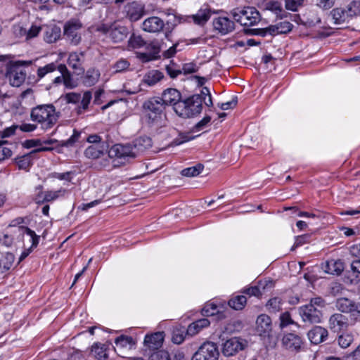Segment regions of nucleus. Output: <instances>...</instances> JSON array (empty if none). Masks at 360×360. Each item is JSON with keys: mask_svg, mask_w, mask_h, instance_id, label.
Listing matches in <instances>:
<instances>
[{"mask_svg": "<svg viewBox=\"0 0 360 360\" xmlns=\"http://www.w3.org/2000/svg\"><path fill=\"white\" fill-rule=\"evenodd\" d=\"M210 321L207 319H201L191 323L187 328V333L189 335L193 336L198 334L202 328L207 327L210 325Z\"/></svg>", "mask_w": 360, "mask_h": 360, "instance_id": "33", "label": "nucleus"}, {"mask_svg": "<svg viewBox=\"0 0 360 360\" xmlns=\"http://www.w3.org/2000/svg\"><path fill=\"white\" fill-rule=\"evenodd\" d=\"M199 69V67L194 63H185L182 68V72L185 74H191L196 72Z\"/></svg>", "mask_w": 360, "mask_h": 360, "instance_id": "54", "label": "nucleus"}, {"mask_svg": "<svg viewBox=\"0 0 360 360\" xmlns=\"http://www.w3.org/2000/svg\"><path fill=\"white\" fill-rule=\"evenodd\" d=\"M136 157L141 155L153 146L152 139L148 136H140L136 139L133 143Z\"/></svg>", "mask_w": 360, "mask_h": 360, "instance_id": "21", "label": "nucleus"}, {"mask_svg": "<svg viewBox=\"0 0 360 360\" xmlns=\"http://www.w3.org/2000/svg\"><path fill=\"white\" fill-rule=\"evenodd\" d=\"M146 52L139 53L138 57L141 59L143 62H148L156 58L157 55L160 52V49L158 44L151 42L146 44Z\"/></svg>", "mask_w": 360, "mask_h": 360, "instance_id": "23", "label": "nucleus"}, {"mask_svg": "<svg viewBox=\"0 0 360 360\" xmlns=\"http://www.w3.org/2000/svg\"><path fill=\"white\" fill-rule=\"evenodd\" d=\"M164 340V333L158 332L152 335H147L144 339V344L150 349H157L161 347Z\"/></svg>", "mask_w": 360, "mask_h": 360, "instance_id": "24", "label": "nucleus"}, {"mask_svg": "<svg viewBox=\"0 0 360 360\" xmlns=\"http://www.w3.org/2000/svg\"><path fill=\"white\" fill-rule=\"evenodd\" d=\"M129 45L133 49H139L146 45V42L140 35L133 34L129 39Z\"/></svg>", "mask_w": 360, "mask_h": 360, "instance_id": "47", "label": "nucleus"}, {"mask_svg": "<svg viewBox=\"0 0 360 360\" xmlns=\"http://www.w3.org/2000/svg\"><path fill=\"white\" fill-rule=\"evenodd\" d=\"M281 343L285 350L295 354L301 352L304 346L303 338L300 335L294 333H284Z\"/></svg>", "mask_w": 360, "mask_h": 360, "instance_id": "6", "label": "nucleus"}, {"mask_svg": "<svg viewBox=\"0 0 360 360\" xmlns=\"http://www.w3.org/2000/svg\"><path fill=\"white\" fill-rule=\"evenodd\" d=\"M49 150V148H45V147L33 150L29 155L22 157L18 160V164L19 167L21 169H26L27 167H29V165H30V155L36 153L37 152L45 151V150Z\"/></svg>", "mask_w": 360, "mask_h": 360, "instance_id": "46", "label": "nucleus"}, {"mask_svg": "<svg viewBox=\"0 0 360 360\" xmlns=\"http://www.w3.org/2000/svg\"><path fill=\"white\" fill-rule=\"evenodd\" d=\"M31 63V61H17L8 67L6 77L11 86L19 87L25 82L27 72L22 66L29 65Z\"/></svg>", "mask_w": 360, "mask_h": 360, "instance_id": "4", "label": "nucleus"}, {"mask_svg": "<svg viewBox=\"0 0 360 360\" xmlns=\"http://www.w3.org/2000/svg\"><path fill=\"white\" fill-rule=\"evenodd\" d=\"M279 34H285L292 30V24L288 21L281 22L276 24Z\"/></svg>", "mask_w": 360, "mask_h": 360, "instance_id": "53", "label": "nucleus"}, {"mask_svg": "<svg viewBox=\"0 0 360 360\" xmlns=\"http://www.w3.org/2000/svg\"><path fill=\"white\" fill-rule=\"evenodd\" d=\"M98 30L105 34H108L109 37L115 43L122 41L128 35V29L118 24H112L110 26L102 25Z\"/></svg>", "mask_w": 360, "mask_h": 360, "instance_id": "9", "label": "nucleus"}, {"mask_svg": "<svg viewBox=\"0 0 360 360\" xmlns=\"http://www.w3.org/2000/svg\"><path fill=\"white\" fill-rule=\"evenodd\" d=\"M303 2L304 0H285V6L287 10L296 11Z\"/></svg>", "mask_w": 360, "mask_h": 360, "instance_id": "51", "label": "nucleus"}, {"mask_svg": "<svg viewBox=\"0 0 360 360\" xmlns=\"http://www.w3.org/2000/svg\"><path fill=\"white\" fill-rule=\"evenodd\" d=\"M84 60V52H71L69 54L68 64L77 75L84 73L83 63Z\"/></svg>", "mask_w": 360, "mask_h": 360, "instance_id": "16", "label": "nucleus"}, {"mask_svg": "<svg viewBox=\"0 0 360 360\" xmlns=\"http://www.w3.org/2000/svg\"><path fill=\"white\" fill-rule=\"evenodd\" d=\"M219 352L215 343L207 342L202 344L194 354L191 360H217Z\"/></svg>", "mask_w": 360, "mask_h": 360, "instance_id": "7", "label": "nucleus"}, {"mask_svg": "<svg viewBox=\"0 0 360 360\" xmlns=\"http://www.w3.org/2000/svg\"><path fill=\"white\" fill-rule=\"evenodd\" d=\"M82 24L78 20L72 19L65 22L63 34L67 41L72 46H78L82 41L81 30Z\"/></svg>", "mask_w": 360, "mask_h": 360, "instance_id": "5", "label": "nucleus"}, {"mask_svg": "<svg viewBox=\"0 0 360 360\" xmlns=\"http://www.w3.org/2000/svg\"><path fill=\"white\" fill-rule=\"evenodd\" d=\"M61 35V30L56 25L47 26L44 33V39L45 41L49 44L57 41Z\"/></svg>", "mask_w": 360, "mask_h": 360, "instance_id": "26", "label": "nucleus"}, {"mask_svg": "<svg viewBox=\"0 0 360 360\" xmlns=\"http://www.w3.org/2000/svg\"><path fill=\"white\" fill-rule=\"evenodd\" d=\"M335 0H316V6L322 10H328L335 4Z\"/></svg>", "mask_w": 360, "mask_h": 360, "instance_id": "55", "label": "nucleus"}, {"mask_svg": "<svg viewBox=\"0 0 360 360\" xmlns=\"http://www.w3.org/2000/svg\"><path fill=\"white\" fill-rule=\"evenodd\" d=\"M345 9L349 17L352 19L353 18L360 15V1L356 0L352 1L345 7Z\"/></svg>", "mask_w": 360, "mask_h": 360, "instance_id": "39", "label": "nucleus"}, {"mask_svg": "<svg viewBox=\"0 0 360 360\" xmlns=\"http://www.w3.org/2000/svg\"><path fill=\"white\" fill-rule=\"evenodd\" d=\"M202 109V98L200 95H193L181 100L175 105L174 112L183 118H190L200 114Z\"/></svg>", "mask_w": 360, "mask_h": 360, "instance_id": "2", "label": "nucleus"}, {"mask_svg": "<svg viewBox=\"0 0 360 360\" xmlns=\"http://www.w3.org/2000/svg\"><path fill=\"white\" fill-rule=\"evenodd\" d=\"M329 328L334 332H340L346 329L348 326V318L340 313L333 314L328 321Z\"/></svg>", "mask_w": 360, "mask_h": 360, "instance_id": "18", "label": "nucleus"}, {"mask_svg": "<svg viewBox=\"0 0 360 360\" xmlns=\"http://www.w3.org/2000/svg\"><path fill=\"white\" fill-rule=\"evenodd\" d=\"M231 14L234 20L243 26H252L260 20L259 13L254 7L236 8L231 11Z\"/></svg>", "mask_w": 360, "mask_h": 360, "instance_id": "3", "label": "nucleus"}, {"mask_svg": "<svg viewBox=\"0 0 360 360\" xmlns=\"http://www.w3.org/2000/svg\"><path fill=\"white\" fill-rule=\"evenodd\" d=\"M328 335V330L321 326H315L308 333V338L311 343L318 345L325 341Z\"/></svg>", "mask_w": 360, "mask_h": 360, "instance_id": "22", "label": "nucleus"}, {"mask_svg": "<svg viewBox=\"0 0 360 360\" xmlns=\"http://www.w3.org/2000/svg\"><path fill=\"white\" fill-rule=\"evenodd\" d=\"M58 70V65L54 63H51L49 64L46 65L44 67L39 68L37 70V77L39 79L45 77L46 75L53 72L55 70Z\"/></svg>", "mask_w": 360, "mask_h": 360, "instance_id": "45", "label": "nucleus"}, {"mask_svg": "<svg viewBox=\"0 0 360 360\" xmlns=\"http://www.w3.org/2000/svg\"><path fill=\"white\" fill-rule=\"evenodd\" d=\"M100 72L95 68H89L85 73L82 82L86 86H94L99 79Z\"/></svg>", "mask_w": 360, "mask_h": 360, "instance_id": "32", "label": "nucleus"}, {"mask_svg": "<svg viewBox=\"0 0 360 360\" xmlns=\"http://www.w3.org/2000/svg\"><path fill=\"white\" fill-rule=\"evenodd\" d=\"M110 157L118 158H136L133 144H115L110 149Z\"/></svg>", "mask_w": 360, "mask_h": 360, "instance_id": "12", "label": "nucleus"}, {"mask_svg": "<svg viewBox=\"0 0 360 360\" xmlns=\"http://www.w3.org/2000/svg\"><path fill=\"white\" fill-rule=\"evenodd\" d=\"M87 141L93 143V145L105 144V143L101 142V138L96 134L89 135L87 138Z\"/></svg>", "mask_w": 360, "mask_h": 360, "instance_id": "63", "label": "nucleus"}, {"mask_svg": "<svg viewBox=\"0 0 360 360\" xmlns=\"http://www.w3.org/2000/svg\"><path fill=\"white\" fill-rule=\"evenodd\" d=\"M164 27V21L157 16L148 18L142 23L143 30L151 33L159 32Z\"/></svg>", "mask_w": 360, "mask_h": 360, "instance_id": "17", "label": "nucleus"}, {"mask_svg": "<svg viewBox=\"0 0 360 360\" xmlns=\"http://www.w3.org/2000/svg\"><path fill=\"white\" fill-rule=\"evenodd\" d=\"M145 113L147 118V123L150 125L158 124L162 117L161 115H155L150 112H145Z\"/></svg>", "mask_w": 360, "mask_h": 360, "instance_id": "56", "label": "nucleus"}, {"mask_svg": "<svg viewBox=\"0 0 360 360\" xmlns=\"http://www.w3.org/2000/svg\"><path fill=\"white\" fill-rule=\"evenodd\" d=\"M274 286V281L272 280H264L258 282V284L255 286L247 288L243 290V292L250 296L260 297L262 293L266 292L267 290L272 288Z\"/></svg>", "mask_w": 360, "mask_h": 360, "instance_id": "15", "label": "nucleus"}, {"mask_svg": "<svg viewBox=\"0 0 360 360\" xmlns=\"http://www.w3.org/2000/svg\"><path fill=\"white\" fill-rule=\"evenodd\" d=\"M129 66L127 60L122 59L117 61L115 65V72H122L127 70Z\"/></svg>", "mask_w": 360, "mask_h": 360, "instance_id": "59", "label": "nucleus"}, {"mask_svg": "<svg viewBox=\"0 0 360 360\" xmlns=\"http://www.w3.org/2000/svg\"><path fill=\"white\" fill-rule=\"evenodd\" d=\"M15 256L11 252H6L0 258V273L3 274L10 270L13 265Z\"/></svg>", "mask_w": 360, "mask_h": 360, "instance_id": "35", "label": "nucleus"}, {"mask_svg": "<svg viewBox=\"0 0 360 360\" xmlns=\"http://www.w3.org/2000/svg\"><path fill=\"white\" fill-rule=\"evenodd\" d=\"M127 18L131 22L140 20L145 14L144 5L133 1L125 6Z\"/></svg>", "mask_w": 360, "mask_h": 360, "instance_id": "14", "label": "nucleus"}, {"mask_svg": "<svg viewBox=\"0 0 360 360\" xmlns=\"http://www.w3.org/2000/svg\"><path fill=\"white\" fill-rule=\"evenodd\" d=\"M91 353L98 360L108 359V354L104 345L94 344L91 347Z\"/></svg>", "mask_w": 360, "mask_h": 360, "instance_id": "38", "label": "nucleus"}, {"mask_svg": "<svg viewBox=\"0 0 360 360\" xmlns=\"http://www.w3.org/2000/svg\"><path fill=\"white\" fill-rule=\"evenodd\" d=\"M91 93L90 91H86L84 93L82 98L81 97L80 103L81 106L79 107L78 109V113L82 112L81 108H82L83 110H86L91 101Z\"/></svg>", "mask_w": 360, "mask_h": 360, "instance_id": "50", "label": "nucleus"}, {"mask_svg": "<svg viewBox=\"0 0 360 360\" xmlns=\"http://www.w3.org/2000/svg\"><path fill=\"white\" fill-rule=\"evenodd\" d=\"M163 105H173L174 110H175V105L180 102L181 100V93L176 89L169 88L165 90L160 98Z\"/></svg>", "mask_w": 360, "mask_h": 360, "instance_id": "19", "label": "nucleus"}, {"mask_svg": "<svg viewBox=\"0 0 360 360\" xmlns=\"http://www.w3.org/2000/svg\"><path fill=\"white\" fill-rule=\"evenodd\" d=\"M150 360H172L169 352L166 350H159L150 356Z\"/></svg>", "mask_w": 360, "mask_h": 360, "instance_id": "52", "label": "nucleus"}, {"mask_svg": "<svg viewBox=\"0 0 360 360\" xmlns=\"http://www.w3.org/2000/svg\"><path fill=\"white\" fill-rule=\"evenodd\" d=\"M65 99L68 103H77L81 100V95L77 93H69L65 95Z\"/></svg>", "mask_w": 360, "mask_h": 360, "instance_id": "58", "label": "nucleus"}, {"mask_svg": "<svg viewBox=\"0 0 360 360\" xmlns=\"http://www.w3.org/2000/svg\"><path fill=\"white\" fill-rule=\"evenodd\" d=\"M219 312L217 306L214 303H208L202 309V314L206 316H214Z\"/></svg>", "mask_w": 360, "mask_h": 360, "instance_id": "49", "label": "nucleus"}, {"mask_svg": "<svg viewBox=\"0 0 360 360\" xmlns=\"http://www.w3.org/2000/svg\"><path fill=\"white\" fill-rule=\"evenodd\" d=\"M12 155V151L10 148L0 145V161L10 158Z\"/></svg>", "mask_w": 360, "mask_h": 360, "instance_id": "60", "label": "nucleus"}, {"mask_svg": "<svg viewBox=\"0 0 360 360\" xmlns=\"http://www.w3.org/2000/svg\"><path fill=\"white\" fill-rule=\"evenodd\" d=\"M279 321H280L279 327L281 329H283L285 327H288L290 325L298 326L297 323H295L292 320L291 315H290V312H288V311H285V312L281 314V315L279 316Z\"/></svg>", "mask_w": 360, "mask_h": 360, "instance_id": "43", "label": "nucleus"}, {"mask_svg": "<svg viewBox=\"0 0 360 360\" xmlns=\"http://www.w3.org/2000/svg\"><path fill=\"white\" fill-rule=\"evenodd\" d=\"M255 331L260 337L269 338L272 332L271 317L265 314L259 315L255 321Z\"/></svg>", "mask_w": 360, "mask_h": 360, "instance_id": "11", "label": "nucleus"}, {"mask_svg": "<svg viewBox=\"0 0 360 360\" xmlns=\"http://www.w3.org/2000/svg\"><path fill=\"white\" fill-rule=\"evenodd\" d=\"M212 11L208 6L201 8L196 14L193 15L194 22L198 25H204L210 18Z\"/></svg>", "mask_w": 360, "mask_h": 360, "instance_id": "28", "label": "nucleus"}, {"mask_svg": "<svg viewBox=\"0 0 360 360\" xmlns=\"http://www.w3.org/2000/svg\"><path fill=\"white\" fill-rule=\"evenodd\" d=\"M354 338L351 333H343L337 339L338 344L342 348H347L353 342Z\"/></svg>", "mask_w": 360, "mask_h": 360, "instance_id": "42", "label": "nucleus"}, {"mask_svg": "<svg viewBox=\"0 0 360 360\" xmlns=\"http://www.w3.org/2000/svg\"><path fill=\"white\" fill-rule=\"evenodd\" d=\"M115 344L117 349L121 351L122 349H131L132 346L134 345V342L131 337L120 335L115 339Z\"/></svg>", "mask_w": 360, "mask_h": 360, "instance_id": "36", "label": "nucleus"}, {"mask_svg": "<svg viewBox=\"0 0 360 360\" xmlns=\"http://www.w3.org/2000/svg\"><path fill=\"white\" fill-rule=\"evenodd\" d=\"M330 15L335 24L349 22L352 18L347 14L345 8H335L330 11Z\"/></svg>", "mask_w": 360, "mask_h": 360, "instance_id": "31", "label": "nucleus"}, {"mask_svg": "<svg viewBox=\"0 0 360 360\" xmlns=\"http://www.w3.org/2000/svg\"><path fill=\"white\" fill-rule=\"evenodd\" d=\"M299 314L303 322L307 323H318L321 321L322 312L320 309L312 304H306L299 308Z\"/></svg>", "mask_w": 360, "mask_h": 360, "instance_id": "8", "label": "nucleus"}, {"mask_svg": "<svg viewBox=\"0 0 360 360\" xmlns=\"http://www.w3.org/2000/svg\"><path fill=\"white\" fill-rule=\"evenodd\" d=\"M105 144L91 145L84 150V155L89 159H98L103 155Z\"/></svg>", "mask_w": 360, "mask_h": 360, "instance_id": "27", "label": "nucleus"}, {"mask_svg": "<svg viewBox=\"0 0 360 360\" xmlns=\"http://www.w3.org/2000/svg\"><path fill=\"white\" fill-rule=\"evenodd\" d=\"M354 302L345 297H341L337 300L336 307L338 309L344 313H352V307Z\"/></svg>", "mask_w": 360, "mask_h": 360, "instance_id": "37", "label": "nucleus"}, {"mask_svg": "<svg viewBox=\"0 0 360 360\" xmlns=\"http://www.w3.org/2000/svg\"><path fill=\"white\" fill-rule=\"evenodd\" d=\"M184 331L174 330L172 334V342L175 344H181L184 340Z\"/></svg>", "mask_w": 360, "mask_h": 360, "instance_id": "57", "label": "nucleus"}, {"mask_svg": "<svg viewBox=\"0 0 360 360\" xmlns=\"http://www.w3.org/2000/svg\"><path fill=\"white\" fill-rule=\"evenodd\" d=\"M236 104H237V99H236V98H233L230 101L219 104V106L221 110H226L230 108H233L236 105Z\"/></svg>", "mask_w": 360, "mask_h": 360, "instance_id": "61", "label": "nucleus"}, {"mask_svg": "<svg viewBox=\"0 0 360 360\" xmlns=\"http://www.w3.org/2000/svg\"><path fill=\"white\" fill-rule=\"evenodd\" d=\"M58 70L63 75V82L65 87L73 89L77 86V82L72 79L70 72L68 70L65 65L60 64L58 65Z\"/></svg>", "mask_w": 360, "mask_h": 360, "instance_id": "29", "label": "nucleus"}, {"mask_svg": "<svg viewBox=\"0 0 360 360\" xmlns=\"http://www.w3.org/2000/svg\"><path fill=\"white\" fill-rule=\"evenodd\" d=\"M214 30L222 35L227 34L235 30V23L227 17L215 18L212 22Z\"/></svg>", "mask_w": 360, "mask_h": 360, "instance_id": "13", "label": "nucleus"}, {"mask_svg": "<svg viewBox=\"0 0 360 360\" xmlns=\"http://www.w3.org/2000/svg\"><path fill=\"white\" fill-rule=\"evenodd\" d=\"M20 129L25 132H31L37 129V125L30 123H24L18 127Z\"/></svg>", "mask_w": 360, "mask_h": 360, "instance_id": "62", "label": "nucleus"}, {"mask_svg": "<svg viewBox=\"0 0 360 360\" xmlns=\"http://www.w3.org/2000/svg\"><path fill=\"white\" fill-rule=\"evenodd\" d=\"M24 233H25L30 238V241L32 242V246L30 249L25 250V251H23L22 252V254L19 258L18 262H20L22 261L24 259H25L29 255V254L31 252L32 248L37 247V245L39 243V237L35 233V232L34 231L31 230L30 229H29L27 227H25L24 229Z\"/></svg>", "mask_w": 360, "mask_h": 360, "instance_id": "30", "label": "nucleus"}, {"mask_svg": "<svg viewBox=\"0 0 360 360\" xmlns=\"http://www.w3.org/2000/svg\"><path fill=\"white\" fill-rule=\"evenodd\" d=\"M164 77L162 72L157 70L148 72L143 77V82L148 86H153Z\"/></svg>", "mask_w": 360, "mask_h": 360, "instance_id": "34", "label": "nucleus"}, {"mask_svg": "<svg viewBox=\"0 0 360 360\" xmlns=\"http://www.w3.org/2000/svg\"><path fill=\"white\" fill-rule=\"evenodd\" d=\"M60 112L52 104L38 105L31 110L32 121L40 125L42 129H51L58 122Z\"/></svg>", "mask_w": 360, "mask_h": 360, "instance_id": "1", "label": "nucleus"}, {"mask_svg": "<svg viewBox=\"0 0 360 360\" xmlns=\"http://www.w3.org/2000/svg\"><path fill=\"white\" fill-rule=\"evenodd\" d=\"M143 108L144 112H150L162 116L165 105L160 98H152L143 103Z\"/></svg>", "mask_w": 360, "mask_h": 360, "instance_id": "20", "label": "nucleus"}, {"mask_svg": "<svg viewBox=\"0 0 360 360\" xmlns=\"http://www.w3.org/2000/svg\"><path fill=\"white\" fill-rule=\"evenodd\" d=\"M322 268L327 274L339 275L344 270V264L341 260L331 259L327 261Z\"/></svg>", "mask_w": 360, "mask_h": 360, "instance_id": "25", "label": "nucleus"}, {"mask_svg": "<svg viewBox=\"0 0 360 360\" xmlns=\"http://www.w3.org/2000/svg\"><path fill=\"white\" fill-rule=\"evenodd\" d=\"M248 346V342L240 338H231L227 340L222 347V354L226 356H231L240 351L243 350Z\"/></svg>", "mask_w": 360, "mask_h": 360, "instance_id": "10", "label": "nucleus"}, {"mask_svg": "<svg viewBox=\"0 0 360 360\" xmlns=\"http://www.w3.org/2000/svg\"><path fill=\"white\" fill-rule=\"evenodd\" d=\"M203 166L198 164L194 167H188L181 171V174L188 177L196 176L201 173L203 169Z\"/></svg>", "mask_w": 360, "mask_h": 360, "instance_id": "44", "label": "nucleus"}, {"mask_svg": "<svg viewBox=\"0 0 360 360\" xmlns=\"http://www.w3.org/2000/svg\"><path fill=\"white\" fill-rule=\"evenodd\" d=\"M247 299L245 296L238 295L229 301V305L236 310H240L244 308Z\"/></svg>", "mask_w": 360, "mask_h": 360, "instance_id": "40", "label": "nucleus"}, {"mask_svg": "<svg viewBox=\"0 0 360 360\" xmlns=\"http://www.w3.org/2000/svg\"><path fill=\"white\" fill-rule=\"evenodd\" d=\"M282 300L279 297H274L270 299L266 307L270 313H276L281 309Z\"/></svg>", "mask_w": 360, "mask_h": 360, "instance_id": "41", "label": "nucleus"}, {"mask_svg": "<svg viewBox=\"0 0 360 360\" xmlns=\"http://www.w3.org/2000/svg\"><path fill=\"white\" fill-rule=\"evenodd\" d=\"M65 189L60 188L58 191H47L44 192L45 202H50L56 200L60 196L64 195Z\"/></svg>", "mask_w": 360, "mask_h": 360, "instance_id": "48", "label": "nucleus"}, {"mask_svg": "<svg viewBox=\"0 0 360 360\" xmlns=\"http://www.w3.org/2000/svg\"><path fill=\"white\" fill-rule=\"evenodd\" d=\"M349 252L352 256L360 258V243L352 245Z\"/></svg>", "mask_w": 360, "mask_h": 360, "instance_id": "64", "label": "nucleus"}]
</instances>
